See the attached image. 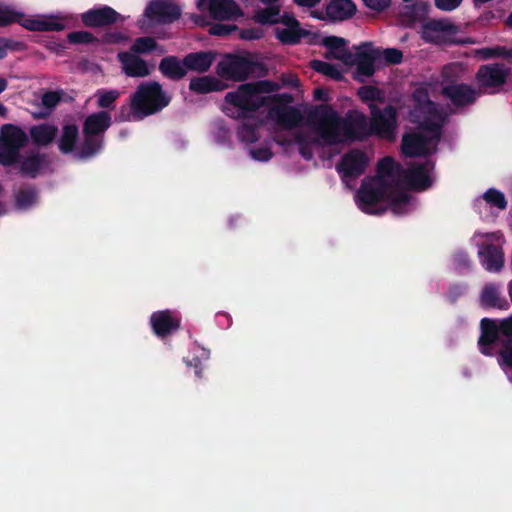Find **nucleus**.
<instances>
[{
    "label": "nucleus",
    "mask_w": 512,
    "mask_h": 512,
    "mask_svg": "<svg viewBox=\"0 0 512 512\" xmlns=\"http://www.w3.org/2000/svg\"><path fill=\"white\" fill-rule=\"evenodd\" d=\"M434 169V162L426 160L408 169L403 168L401 183L404 182L412 190L425 191L432 185L430 172Z\"/></svg>",
    "instance_id": "obj_15"
},
{
    "label": "nucleus",
    "mask_w": 512,
    "mask_h": 512,
    "mask_svg": "<svg viewBox=\"0 0 512 512\" xmlns=\"http://www.w3.org/2000/svg\"><path fill=\"white\" fill-rule=\"evenodd\" d=\"M451 100V105L456 108H463L468 105L474 104L477 98H449Z\"/></svg>",
    "instance_id": "obj_55"
},
{
    "label": "nucleus",
    "mask_w": 512,
    "mask_h": 512,
    "mask_svg": "<svg viewBox=\"0 0 512 512\" xmlns=\"http://www.w3.org/2000/svg\"><path fill=\"white\" fill-rule=\"evenodd\" d=\"M462 0H435L436 6L444 11H451L461 4Z\"/></svg>",
    "instance_id": "obj_50"
},
{
    "label": "nucleus",
    "mask_w": 512,
    "mask_h": 512,
    "mask_svg": "<svg viewBox=\"0 0 512 512\" xmlns=\"http://www.w3.org/2000/svg\"><path fill=\"white\" fill-rule=\"evenodd\" d=\"M79 138V128L76 124H66L62 128V134L58 141V148L63 154L74 151Z\"/></svg>",
    "instance_id": "obj_32"
},
{
    "label": "nucleus",
    "mask_w": 512,
    "mask_h": 512,
    "mask_svg": "<svg viewBox=\"0 0 512 512\" xmlns=\"http://www.w3.org/2000/svg\"><path fill=\"white\" fill-rule=\"evenodd\" d=\"M118 18L119 14L110 7L90 10L82 15L83 23L92 27L114 23Z\"/></svg>",
    "instance_id": "obj_28"
},
{
    "label": "nucleus",
    "mask_w": 512,
    "mask_h": 512,
    "mask_svg": "<svg viewBox=\"0 0 512 512\" xmlns=\"http://www.w3.org/2000/svg\"><path fill=\"white\" fill-rule=\"evenodd\" d=\"M279 89L278 84L260 80L256 82L246 83L240 86V96H259L261 94H269Z\"/></svg>",
    "instance_id": "obj_34"
},
{
    "label": "nucleus",
    "mask_w": 512,
    "mask_h": 512,
    "mask_svg": "<svg viewBox=\"0 0 512 512\" xmlns=\"http://www.w3.org/2000/svg\"><path fill=\"white\" fill-rule=\"evenodd\" d=\"M150 324L157 337L166 338L180 329L181 320L170 310H160L152 313Z\"/></svg>",
    "instance_id": "obj_17"
},
{
    "label": "nucleus",
    "mask_w": 512,
    "mask_h": 512,
    "mask_svg": "<svg viewBox=\"0 0 512 512\" xmlns=\"http://www.w3.org/2000/svg\"><path fill=\"white\" fill-rule=\"evenodd\" d=\"M262 36V32L259 29H244L240 32V37L245 40L259 39Z\"/></svg>",
    "instance_id": "obj_54"
},
{
    "label": "nucleus",
    "mask_w": 512,
    "mask_h": 512,
    "mask_svg": "<svg viewBox=\"0 0 512 512\" xmlns=\"http://www.w3.org/2000/svg\"><path fill=\"white\" fill-rule=\"evenodd\" d=\"M369 161L363 150L352 148L344 153L336 169L343 179H355L365 173Z\"/></svg>",
    "instance_id": "obj_13"
},
{
    "label": "nucleus",
    "mask_w": 512,
    "mask_h": 512,
    "mask_svg": "<svg viewBox=\"0 0 512 512\" xmlns=\"http://www.w3.org/2000/svg\"><path fill=\"white\" fill-rule=\"evenodd\" d=\"M282 85L288 86L291 88H295L296 89L295 93H303V91L300 90L298 87L299 86L298 78L293 75L283 78Z\"/></svg>",
    "instance_id": "obj_56"
},
{
    "label": "nucleus",
    "mask_w": 512,
    "mask_h": 512,
    "mask_svg": "<svg viewBox=\"0 0 512 512\" xmlns=\"http://www.w3.org/2000/svg\"><path fill=\"white\" fill-rule=\"evenodd\" d=\"M255 64L249 54L227 55L218 62L216 72L224 82L243 81L254 71Z\"/></svg>",
    "instance_id": "obj_8"
},
{
    "label": "nucleus",
    "mask_w": 512,
    "mask_h": 512,
    "mask_svg": "<svg viewBox=\"0 0 512 512\" xmlns=\"http://www.w3.org/2000/svg\"><path fill=\"white\" fill-rule=\"evenodd\" d=\"M311 67L318 73H321L334 80H338L342 77V70H340L337 66L324 61L313 60L311 61Z\"/></svg>",
    "instance_id": "obj_39"
},
{
    "label": "nucleus",
    "mask_w": 512,
    "mask_h": 512,
    "mask_svg": "<svg viewBox=\"0 0 512 512\" xmlns=\"http://www.w3.org/2000/svg\"><path fill=\"white\" fill-rule=\"evenodd\" d=\"M180 8L171 0H156L145 10V16L152 22L169 23L179 18Z\"/></svg>",
    "instance_id": "obj_18"
},
{
    "label": "nucleus",
    "mask_w": 512,
    "mask_h": 512,
    "mask_svg": "<svg viewBox=\"0 0 512 512\" xmlns=\"http://www.w3.org/2000/svg\"><path fill=\"white\" fill-rule=\"evenodd\" d=\"M190 90L197 94L220 92L228 87L227 82L215 76H201L191 79Z\"/></svg>",
    "instance_id": "obj_24"
},
{
    "label": "nucleus",
    "mask_w": 512,
    "mask_h": 512,
    "mask_svg": "<svg viewBox=\"0 0 512 512\" xmlns=\"http://www.w3.org/2000/svg\"><path fill=\"white\" fill-rule=\"evenodd\" d=\"M103 146V136L84 134V141L81 145L79 156L83 159L94 156Z\"/></svg>",
    "instance_id": "obj_37"
},
{
    "label": "nucleus",
    "mask_w": 512,
    "mask_h": 512,
    "mask_svg": "<svg viewBox=\"0 0 512 512\" xmlns=\"http://www.w3.org/2000/svg\"><path fill=\"white\" fill-rule=\"evenodd\" d=\"M155 48V41L151 37L138 38L132 46V50L137 53H146Z\"/></svg>",
    "instance_id": "obj_45"
},
{
    "label": "nucleus",
    "mask_w": 512,
    "mask_h": 512,
    "mask_svg": "<svg viewBox=\"0 0 512 512\" xmlns=\"http://www.w3.org/2000/svg\"><path fill=\"white\" fill-rule=\"evenodd\" d=\"M51 166L50 156L39 150H30L21 154L20 160L17 162L19 174L30 179L52 172Z\"/></svg>",
    "instance_id": "obj_11"
},
{
    "label": "nucleus",
    "mask_w": 512,
    "mask_h": 512,
    "mask_svg": "<svg viewBox=\"0 0 512 512\" xmlns=\"http://www.w3.org/2000/svg\"><path fill=\"white\" fill-rule=\"evenodd\" d=\"M38 200V190L33 185L21 187L15 194V206L17 209L26 210Z\"/></svg>",
    "instance_id": "obj_35"
},
{
    "label": "nucleus",
    "mask_w": 512,
    "mask_h": 512,
    "mask_svg": "<svg viewBox=\"0 0 512 512\" xmlns=\"http://www.w3.org/2000/svg\"><path fill=\"white\" fill-rule=\"evenodd\" d=\"M194 361L195 375L200 378L202 376L201 362L198 358H195Z\"/></svg>",
    "instance_id": "obj_60"
},
{
    "label": "nucleus",
    "mask_w": 512,
    "mask_h": 512,
    "mask_svg": "<svg viewBox=\"0 0 512 512\" xmlns=\"http://www.w3.org/2000/svg\"><path fill=\"white\" fill-rule=\"evenodd\" d=\"M477 346L481 354L497 356L502 369L512 370V315L502 319H481Z\"/></svg>",
    "instance_id": "obj_4"
},
{
    "label": "nucleus",
    "mask_w": 512,
    "mask_h": 512,
    "mask_svg": "<svg viewBox=\"0 0 512 512\" xmlns=\"http://www.w3.org/2000/svg\"><path fill=\"white\" fill-rule=\"evenodd\" d=\"M480 304L485 309H507L509 307L508 301L500 296L499 289L495 284L484 286L480 294Z\"/></svg>",
    "instance_id": "obj_29"
},
{
    "label": "nucleus",
    "mask_w": 512,
    "mask_h": 512,
    "mask_svg": "<svg viewBox=\"0 0 512 512\" xmlns=\"http://www.w3.org/2000/svg\"><path fill=\"white\" fill-rule=\"evenodd\" d=\"M57 132L56 126L45 123L31 126L29 129V135L33 144L43 147L48 146L54 141Z\"/></svg>",
    "instance_id": "obj_30"
},
{
    "label": "nucleus",
    "mask_w": 512,
    "mask_h": 512,
    "mask_svg": "<svg viewBox=\"0 0 512 512\" xmlns=\"http://www.w3.org/2000/svg\"><path fill=\"white\" fill-rule=\"evenodd\" d=\"M160 70L165 76L173 79L182 78L187 73L184 60L181 62L174 57L162 59L160 63Z\"/></svg>",
    "instance_id": "obj_36"
},
{
    "label": "nucleus",
    "mask_w": 512,
    "mask_h": 512,
    "mask_svg": "<svg viewBox=\"0 0 512 512\" xmlns=\"http://www.w3.org/2000/svg\"><path fill=\"white\" fill-rule=\"evenodd\" d=\"M458 32V27L449 21L433 20L423 26L422 38L436 44L465 43L457 38Z\"/></svg>",
    "instance_id": "obj_12"
},
{
    "label": "nucleus",
    "mask_w": 512,
    "mask_h": 512,
    "mask_svg": "<svg viewBox=\"0 0 512 512\" xmlns=\"http://www.w3.org/2000/svg\"><path fill=\"white\" fill-rule=\"evenodd\" d=\"M42 96L49 97V96H62V95L59 92H45Z\"/></svg>",
    "instance_id": "obj_63"
},
{
    "label": "nucleus",
    "mask_w": 512,
    "mask_h": 512,
    "mask_svg": "<svg viewBox=\"0 0 512 512\" xmlns=\"http://www.w3.org/2000/svg\"><path fill=\"white\" fill-rule=\"evenodd\" d=\"M6 43L4 40H0V58H3L4 55H5V51H6Z\"/></svg>",
    "instance_id": "obj_61"
},
{
    "label": "nucleus",
    "mask_w": 512,
    "mask_h": 512,
    "mask_svg": "<svg viewBox=\"0 0 512 512\" xmlns=\"http://www.w3.org/2000/svg\"><path fill=\"white\" fill-rule=\"evenodd\" d=\"M170 100L171 98H130L129 105L121 107L116 120L119 122L142 120L168 106Z\"/></svg>",
    "instance_id": "obj_9"
},
{
    "label": "nucleus",
    "mask_w": 512,
    "mask_h": 512,
    "mask_svg": "<svg viewBox=\"0 0 512 512\" xmlns=\"http://www.w3.org/2000/svg\"><path fill=\"white\" fill-rule=\"evenodd\" d=\"M394 189L391 183H385L379 178H365L356 198L360 210L366 214H381L385 210L377 206L382 200H391V209L394 213L400 214L410 201V196L405 192H398L393 195Z\"/></svg>",
    "instance_id": "obj_5"
},
{
    "label": "nucleus",
    "mask_w": 512,
    "mask_h": 512,
    "mask_svg": "<svg viewBox=\"0 0 512 512\" xmlns=\"http://www.w3.org/2000/svg\"><path fill=\"white\" fill-rule=\"evenodd\" d=\"M122 68L128 76L144 77L149 75L150 68L147 63L134 54L123 52L118 54Z\"/></svg>",
    "instance_id": "obj_25"
},
{
    "label": "nucleus",
    "mask_w": 512,
    "mask_h": 512,
    "mask_svg": "<svg viewBox=\"0 0 512 512\" xmlns=\"http://www.w3.org/2000/svg\"><path fill=\"white\" fill-rule=\"evenodd\" d=\"M371 115L370 135L374 134L389 141L394 140L397 128V111L395 107L392 105H387L384 109L372 107Z\"/></svg>",
    "instance_id": "obj_10"
},
{
    "label": "nucleus",
    "mask_w": 512,
    "mask_h": 512,
    "mask_svg": "<svg viewBox=\"0 0 512 512\" xmlns=\"http://www.w3.org/2000/svg\"><path fill=\"white\" fill-rule=\"evenodd\" d=\"M7 87V81L0 77V93H2Z\"/></svg>",
    "instance_id": "obj_62"
},
{
    "label": "nucleus",
    "mask_w": 512,
    "mask_h": 512,
    "mask_svg": "<svg viewBox=\"0 0 512 512\" xmlns=\"http://www.w3.org/2000/svg\"><path fill=\"white\" fill-rule=\"evenodd\" d=\"M453 262L457 270L460 272L469 270L471 268L472 261L466 251L459 250L453 254Z\"/></svg>",
    "instance_id": "obj_44"
},
{
    "label": "nucleus",
    "mask_w": 512,
    "mask_h": 512,
    "mask_svg": "<svg viewBox=\"0 0 512 512\" xmlns=\"http://www.w3.org/2000/svg\"><path fill=\"white\" fill-rule=\"evenodd\" d=\"M483 199L492 207H496L500 210H505L507 207L505 195L495 188H489L483 194Z\"/></svg>",
    "instance_id": "obj_40"
},
{
    "label": "nucleus",
    "mask_w": 512,
    "mask_h": 512,
    "mask_svg": "<svg viewBox=\"0 0 512 512\" xmlns=\"http://www.w3.org/2000/svg\"><path fill=\"white\" fill-rule=\"evenodd\" d=\"M64 98H40L41 100V110L38 113H34L35 118H46L48 117L52 110L60 103ZM69 100H74V98H68Z\"/></svg>",
    "instance_id": "obj_41"
},
{
    "label": "nucleus",
    "mask_w": 512,
    "mask_h": 512,
    "mask_svg": "<svg viewBox=\"0 0 512 512\" xmlns=\"http://www.w3.org/2000/svg\"><path fill=\"white\" fill-rule=\"evenodd\" d=\"M135 96H162L161 86L157 82H147L138 87Z\"/></svg>",
    "instance_id": "obj_43"
},
{
    "label": "nucleus",
    "mask_w": 512,
    "mask_h": 512,
    "mask_svg": "<svg viewBox=\"0 0 512 512\" xmlns=\"http://www.w3.org/2000/svg\"><path fill=\"white\" fill-rule=\"evenodd\" d=\"M111 126V116L107 111L92 113L84 121L83 134L103 136Z\"/></svg>",
    "instance_id": "obj_26"
},
{
    "label": "nucleus",
    "mask_w": 512,
    "mask_h": 512,
    "mask_svg": "<svg viewBox=\"0 0 512 512\" xmlns=\"http://www.w3.org/2000/svg\"><path fill=\"white\" fill-rule=\"evenodd\" d=\"M15 22L31 31H61L65 27L60 17L53 15L25 16L9 6L0 3V26Z\"/></svg>",
    "instance_id": "obj_6"
},
{
    "label": "nucleus",
    "mask_w": 512,
    "mask_h": 512,
    "mask_svg": "<svg viewBox=\"0 0 512 512\" xmlns=\"http://www.w3.org/2000/svg\"><path fill=\"white\" fill-rule=\"evenodd\" d=\"M466 292V286L464 284L455 283L449 286L447 291V300L451 304H455Z\"/></svg>",
    "instance_id": "obj_47"
},
{
    "label": "nucleus",
    "mask_w": 512,
    "mask_h": 512,
    "mask_svg": "<svg viewBox=\"0 0 512 512\" xmlns=\"http://www.w3.org/2000/svg\"><path fill=\"white\" fill-rule=\"evenodd\" d=\"M507 70L503 65H483L476 74V80L481 87H495L503 84L507 77Z\"/></svg>",
    "instance_id": "obj_22"
},
{
    "label": "nucleus",
    "mask_w": 512,
    "mask_h": 512,
    "mask_svg": "<svg viewBox=\"0 0 512 512\" xmlns=\"http://www.w3.org/2000/svg\"><path fill=\"white\" fill-rule=\"evenodd\" d=\"M213 59V55L209 52L191 53L184 58V65L187 70L205 72L211 67Z\"/></svg>",
    "instance_id": "obj_33"
},
{
    "label": "nucleus",
    "mask_w": 512,
    "mask_h": 512,
    "mask_svg": "<svg viewBox=\"0 0 512 512\" xmlns=\"http://www.w3.org/2000/svg\"><path fill=\"white\" fill-rule=\"evenodd\" d=\"M478 257L481 265L488 272L497 273L504 267V252L499 245L493 243L481 245Z\"/></svg>",
    "instance_id": "obj_19"
},
{
    "label": "nucleus",
    "mask_w": 512,
    "mask_h": 512,
    "mask_svg": "<svg viewBox=\"0 0 512 512\" xmlns=\"http://www.w3.org/2000/svg\"><path fill=\"white\" fill-rule=\"evenodd\" d=\"M254 18L261 24L266 23H283L284 28H276V34L279 40L283 43L294 44L300 41L301 38L306 37L309 33L299 26V22L291 15H280L278 6H270L265 9L258 10Z\"/></svg>",
    "instance_id": "obj_7"
},
{
    "label": "nucleus",
    "mask_w": 512,
    "mask_h": 512,
    "mask_svg": "<svg viewBox=\"0 0 512 512\" xmlns=\"http://www.w3.org/2000/svg\"><path fill=\"white\" fill-rule=\"evenodd\" d=\"M250 154L253 159L259 160V161H268L273 156V153L267 147L251 149Z\"/></svg>",
    "instance_id": "obj_48"
},
{
    "label": "nucleus",
    "mask_w": 512,
    "mask_h": 512,
    "mask_svg": "<svg viewBox=\"0 0 512 512\" xmlns=\"http://www.w3.org/2000/svg\"><path fill=\"white\" fill-rule=\"evenodd\" d=\"M295 3L299 6L303 7H314L317 5L321 0H294Z\"/></svg>",
    "instance_id": "obj_59"
},
{
    "label": "nucleus",
    "mask_w": 512,
    "mask_h": 512,
    "mask_svg": "<svg viewBox=\"0 0 512 512\" xmlns=\"http://www.w3.org/2000/svg\"><path fill=\"white\" fill-rule=\"evenodd\" d=\"M116 98H98V106L101 108L113 109Z\"/></svg>",
    "instance_id": "obj_58"
},
{
    "label": "nucleus",
    "mask_w": 512,
    "mask_h": 512,
    "mask_svg": "<svg viewBox=\"0 0 512 512\" xmlns=\"http://www.w3.org/2000/svg\"><path fill=\"white\" fill-rule=\"evenodd\" d=\"M197 6L201 11L218 20H235L242 15L239 6L233 0H198Z\"/></svg>",
    "instance_id": "obj_16"
},
{
    "label": "nucleus",
    "mask_w": 512,
    "mask_h": 512,
    "mask_svg": "<svg viewBox=\"0 0 512 512\" xmlns=\"http://www.w3.org/2000/svg\"><path fill=\"white\" fill-rule=\"evenodd\" d=\"M21 151L0 141V165L12 167L20 160Z\"/></svg>",
    "instance_id": "obj_38"
},
{
    "label": "nucleus",
    "mask_w": 512,
    "mask_h": 512,
    "mask_svg": "<svg viewBox=\"0 0 512 512\" xmlns=\"http://www.w3.org/2000/svg\"><path fill=\"white\" fill-rule=\"evenodd\" d=\"M306 121L327 145H337L345 140H363L370 135L367 117L356 110L348 111L341 118L332 107L322 104L306 112Z\"/></svg>",
    "instance_id": "obj_1"
},
{
    "label": "nucleus",
    "mask_w": 512,
    "mask_h": 512,
    "mask_svg": "<svg viewBox=\"0 0 512 512\" xmlns=\"http://www.w3.org/2000/svg\"><path fill=\"white\" fill-rule=\"evenodd\" d=\"M502 53H503V51L500 48H495V49L484 48V49L477 50L475 52V54L477 56H480L483 59H489V58H492V57H495V56H499Z\"/></svg>",
    "instance_id": "obj_52"
},
{
    "label": "nucleus",
    "mask_w": 512,
    "mask_h": 512,
    "mask_svg": "<svg viewBox=\"0 0 512 512\" xmlns=\"http://www.w3.org/2000/svg\"><path fill=\"white\" fill-rule=\"evenodd\" d=\"M299 152L306 160H310L313 157V153L311 151L310 146L301 140H299Z\"/></svg>",
    "instance_id": "obj_57"
},
{
    "label": "nucleus",
    "mask_w": 512,
    "mask_h": 512,
    "mask_svg": "<svg viewBox=\"0 0 512 512\" xmlns=\"http://www.w3.org/2000/svg\"><path fill=\"white\" fill-rule=\"evenodd\" d=\"M68 39L72 43H88L93 40V36L88 32H73L68 35Z\"/></svg>",
    "instance_id": "obj_49"
},
{
    "label": "nucleus",
    "mask_w": 512,
    "mask_h": 512,
    "mask_svg": "<svg viewBox=\"0 0 512 512\" xmlns=\"http://www.w3.org/2000/svg\"><path fill=\"white\" fill-rule=\"evenodd\" d=\"M403 166L396 162L393 157L385 156L379 160L376 168V175L372 178H379L385 183H391L392 188H397L401 185V177Z\"/></svg>",
    "instance_id": "obj_20"
},
{
    "label": "nucleus",
    "mask_w": 512,
    "mask_h": 512,
    "mask_svg": "<svg viewBox=\"0 0 512 512\" xmlns=\"http://www.w3.org/2000/svg\"><path fill=\"white\" fill-rule=\"evenodd\" d=\"M268 100H273L274 104L268 109L267 117L274 120L278 126L290 130L303 124L302 111L289 105L295 98H225L221 109L228 117L250 119L268 105Z\"/></svg>",
    "instance_id": "obj_3"
},
{
    "label": "nucleus",
    "mask_w": 512,
    "mask_h": 512,
    "mask_svg": "<svg viewBox=\"0 0 512 512\" xmlns=\"http://www.w3.org/2000/svg\"><path fill=\"white\" fill-rule=\"evenodd\" d=\"M354 49L352 66H357L356 78L363 80V78L372 76L376 65L379 64L378 49L370 42L362 43Z\"/></svg>",
    "instance_id": "obj_14"
},
{
    "label": "nucleus",
    "mask_w": 512,
    "mask_h": 512,
    "mask_svg": "<svg viewBox=\"0 0 512 512\" xmlns=\"http://www.w3.org/2000/svg\"><path fill=\"white\" fill-rule=\"evenodd\" d=\"M244 120L247 121L243 122L238 128V138L245 143H255L259 139L258 128L263 124V119L257 118L255 115L254 118H244Z\"/></svg>",
    "instance_id": "obj_31"
},
{
    "label": "nucleus",
    "mask_w": 512,
    "mask_h": 512,
    "mask_svg": "<svg viewBox=\"0 0 512 512\" xmlns=\"http://www.w3.org/2000/svg\"><path fill=\"white\" fill-rule=\"evenodd\" d=\"M235 29L234 26H227V25H214L210 28L209 32L212 34V35H219V36H222V35H227L229 34L231 31H233Z\"/></svg>",
    "instance_id": "obj_53"
},
{
    "label": "nucleus",
    "mask_w": 512,
    "mask_h": 512,
    "mask_svg": "<svg viewBox=\"0 0 512 512\" xmlns=\"http://www.w3.org/2000/svg\"><path fill=\"white\" fill-rule=\"evenodd\" d=\"M0 141L21 151L29 141L26 132L17 125L4 124L0 130Z\"/></svg>",
    "instance_id": "obj_27"
},
{
    "label": "nucleus",
    "mask_w": 512,
    "mask_h": 512,
    "mask_svg": "<svg viewBox=\"0 0 512 512\" xmlns=\"http://www.w3.org/2000/svg\"><path fill=\"white\" fill-rule=\"evenodd\" d=\"M325 11L329 20L344 21L355 15L357 7L352 0H330Z\"/></svg>",
    "instance_id": "obj_23"
},
{
    "label": "nucleus",
    "mask_w": 512,
    "mask_h": 512,
    "mask_svg": "<svg viewBox=\"0 0 512 512\" xmlns=\"http://www.w3.org/2000/svg\"><path fill=\"white\" fill-rule=\"evenodd\" d=\"M322 44L326 48V58H334L341 61L346 66H352L353 52L349 51L347 41L337 36L325 37Z\"/></svg>",
    "instance_id": "obj_21"
},
{
    "label": "nucleus",
    "mask_w": 512,
    "mask_h": 512,
    "mask_svg": "<svg viewBox=\"0 0 512 512\" xmlns=\"http://www.w3.org/2000/svg\"><path fill=\"white\" fill-rule=\"evenodd\" d=\"M367 7L376 11H382L386 9L391 0H363Z\"/></svg>",
    "instance_id": "obj_51"
},
{
    "label": "nucleus",
    "mask_w": 512,
    "mask_h": 512,
    "mask_svg": "<svg viewBox=\"0 0 512 512\" xmlns=\"http://www.w3.org/2000/svg\"><path fill=\"white\" fill-rule=\"evenodd\" d=\"M508 292H509V296H510V299L512 302V280L508 284Z\"/></svg>",
    "instance_id": "obj_64"
},
{
    "label": "nucleus",
    "mask_w": 512,
    "mask_h": 512,
    "mask_svg": "<svg viewBox=\"0 0 512 512\" xmlns=\"http://www.w3.org/2000/svg\"><path fill=\"white\" fill-rule=\"evenodd\" d=\"M413 99L416 100V104L410 111V121L417 124L429 136L422 132L405 134L402 138L401 150L407 157H422L429 155L431 141L438 142L440 140L447 114L439 109L431 98Z\"/></svg>",
    "instance_id": "obj_2"
},
{
    "label": "nucleus",
    "mask_w": 512,
    "mask_h": 512,
    "mask_svg": "<svg viewBox=\"0 0 512 512\" xmlns=\"http://www.w3.org/2000/svg\"><path fill=\"white\" fill-rule=\"evenodd\" d=\"M472 90L465 84H453L444 89L445 96H470Z\"/></svg>",
    "instance_id": "obj_46"
},
{
    "label": "nucleus",
    "mask_w": 512,
    "mask_h": 512,
    "mask_svg": "<svg viewBox=\"0 0 512 512\" xmlns=\"http://www.w3.org/2000/svg\"><path fill=\"white\" fill-rule=\"evenodd\" d=\"M379 53V64L382 62L388 63V64H397L400 63L402 60V53L398 49H384L380 50L378 49Z\"/></svg>",
    "instance_id": "obj_42"
}]
</instances>
